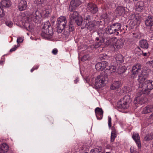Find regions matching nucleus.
<instances>
[{"label":"nucleus","mask_w":153,"mask_h":153,"mask_svg":"<svg viewBox=\"0 0 153 153\" xmlns=\"http://www.w3.org/2000/svg\"><path fill=\"white\" fill-rule=\"evenodd\" d=\"M141 66L139 63L135 64L133 67L131 78H135L138 75L137 80L138 82H143L147 77L148 73L147 70L145 68L141 69Z\"/></svg>","instance_id":"obj_1"},{"label":"nucleus","mask_w":153,"mask_h":153,"mask_svg":"<svg viewBox=\"0 0 153 153\" xmlns=\"http://www.w3.org/2000/svg\"><path fill=\"white\" fill-rule=\"evenodd\" d=\"M43 26L42 28L41 33L42 36L46 38H50L53 35V32L50 22H47L42 24Z\"/></svg>","instance_id":"obj_2"},{"label":"nucleus","mask_w":153,"mask_h":153,"mask_svg":"<svg viewBox=\"0 0 153 153\" xmlns=\"http://www.w3.org/2000/svg\"><path fill=\"white\" fill-rule=\"evenodd\" d=\"M147 78L143 82H139V87L141 88L142 91L148 94L150 91L153 89V81L147 80Z\"/></svg>","instance_id":"obj_3"},{"label":"nucleus","mask_w":153,"mask_h":153,"mask_svg":"<svg viewBox=\"0 0 153 153\" xmlns=\"http://www.w3.org/2000/svg\"><path fill=\"white\" fill-rule=\"evenodd\" d=\"M107 78L106 76L102 74L98 76L95 79V86L96 88H99L104 86Z\"/></svg>","instance_id":"obj_4"},{"label":"nucleus","mask_w":153,"mask_h":153,"mask_svg":"<svg viewBox=\"0 0 153 153\" xmlns=\"http://www.w3.org/2000/svg\"><path fill=\"white\" fill-rule=\"evenodd\" d=\"M99 37H96L95 39V42L93 45L95 48H97L100 47L104 43L105 41L104 38L102 37L103 34L102 33H98Z\"/></svg>","instance_id":"obj_5"},{"label":"nucleus","mask_w":153,"mask_h":153,"mask_svg":"<svg viewBox=\"0 0 153 153\" xmlns=\"http://www.w3.org/2000/svg\"><path fill=\"white\" fill-rule=\"evenodd\" d=\"M121 103L119 107L121 108L126 109L129 106V102L131 101L129 97L128 96L124 97L123 99H121Z\"/></svg>","instance_id":"obj_6"},{"label":"nucleus","mask_w":153,"mask_h":153,"mask_svg":"<svg viewBox=\"0 0 153 153\" xmlns=\"http://www.w3.org/2000/svg\"><path fill=\"white\" fill-rule=\"evenodd\" d=\"M86 9L88 12L93 14H96L98 11V8L97 5L92 3H88Z\"/></svg>","instance_id":"obj_7"},{"label":"nucleus","mask_w":153,"mask_h":153,"mask_svg":"<svg viewBox=\"0 0 153 153\" xmlns=\"http://www.w3.org/2000/svg\"><path fill=\"white\" fill-rule=\"evenodd\" d=\"M41 16L39 11L38 10H36L31 14V18L34 22L38 23L40 22Z\"/></svg>","instance_id":"obj_8"},{"label":"nucleus","mask_w":153,"mask_h":153,"mask_svg":"<svg viewBox=\"0 0 153 153\" xmlns=\"http://www.w3.org/2000/svg\"><path fill=\"white\" fill-rule=\"evenodd\" d=\"M145 94H146V92L143 91L137 93L134 100L135 103L141 104L144 103L143 101L145 97Z\"/></svg>","instance_id":"obj_9"},{"label":"nucleus","mask_w":153,"mask_h":153,"mask_svg":"<svg viewBox=\"0 0 153 153\" xmlns=\"http://www.w3.org/2000/svg\"><path fill=\"white\" fill-rule=\"evenodd\" d=\"M81 4V1L80 0H72L70 3L69 10L70 11H73Z\"/></svg>","instance_id":"obj_10"},{"label":"nucleus","mask_w":153,"mask_h":153,"mask_svg":"<svg viewBox=\"0 0 153 153\" xmlns=\"http://www.w3.org/2000/svg\"><path fill=\"white\" fill-rule=\"evenodd\" d=\"M107 65H108V63L106 61H102L97 63L95 67L97 71H102L106 68Z\"/></svg>","instance_id":"obj_11"},{"label":"nucleus","mask_w":153,"mask_h":153,"mask_svg":"<svg viewBox=\"0 0 153 153\" xmlns=\"http://www.w3.org/2000/svg\"><path fill=\"white\" fill-rule=\"evenodd\" d=\"M67 22L66 17L64 16H61L57 19L56 24L65 28Z\"/></svg>","instance_id":"obj_12"},{"label":"nucleus","mask_w":153,"mask_h":153,"mask_svg":"<svg viewBox=\"0 0 153 153\" xmlns=\"http://www.w3.org/2000/svg\"><path fill=\"white\" fill-rule=\"evenodd\" d=\"M146 25L150 27V30L153 32V17L149 16L145 21Z\"/></svg>","instance_id":"obj_13"},{"label":"nucleus","mask_w":153,"mask_h":153,"mask_svg":"<svg viewBox=\"0 0 153 153\" xmlns=\"http://www.w3.org/2000/svg\"><path fill=\"white\" fill-rule=\"evenodd\" d=\"M95 112L97 119L100 120L102 118L103 115V111L101 108H96L95 110Z\"/></svg>","instance_id":"obj_14"},{"label":"nucleus","mask_w":153,"mask_h":153,"mask_svg":"<svg viewBox=\"0 0 153 153\" xmlns=\"http://www.w3.org/2000/svg\"><path fill=\"white\" fill-rule=\"evenodd\" d=\"M132 137L135 141L138 148H140L141 147V145L140 137L138 134L134 133L132 136Z\"/></svg>","instance_id":"obj_15"},{"label":"nucleus","mask_w":153,"mask_h":153,"mask_svg":"<svg viewBox=\"0 0 153 153\" xmlns=\"http://www.w3.org/2000/svg\"><path fill=\"white\" fill-rule=\"evenodd\" d=\"M78 13L76 11H74L70 14V22L71 23H74L75 20L78 19Z\"/></svg>","instance_id":"obj_16"},{"label":"nucleus","mask_w":153,"mask_h":153,"mask_svg":"<svg viewBox=\"0 0 153 153\" xmlns=\"http://www.w3.org/2000/svg\"><path fill=\"white\" fill-rule=\"evenodd\" d=\"M19 9L20 11L25 10L27 7V3L24 0H21L19 4Z\"/></svg>","instance_id":"obj_17"},{"label":"nucleus","mask_w":153,"mask_h":153,"mask_svg":"<svg viewBox=\"0 0 153 153\" xmlns=\"http://www.w3.org/2000/svg\"><path fill=\"white\" fill-rule=\"evenodd\" d=\"M144 3L142 1L137 2L135 7V9L138 12L141 11L143 9Z\"/></svg>","instance_id":"obj_18"},{"label":"nucleus","mask_w":153,"mask_h":153,"mask_svg":"<svg viewBox=\"0 0 153 153\" xmlns=\"http://www.w3.org/2000/svg\"><path fill=\"white\" fill-rule=\"evenodd\" d=\"M1 8L9 7L11 6V4L10 0H2L0 3Z\"/></svg>","instance_id":"obj_19"},{"label":"nucleus","mask_w":153,"mask_h":153,"mask_svg":"<svg viewBox=\"0 0 153 153\" xmlns=\"http://www.w3.org/2000/svg\"><path fill=\"white\" fill-rule=\"evenodd\" d=\"M140 47L143 49H147L149 47V44L146 39H142L139 42Z\"/></svg>","instance_id":"obj_20"},{"label":"nucleus","mask_w":153,"mask_h":153,"mask_svg":"<svg viewBox=\"0 0 153 153\" xmlns=\"http://www.w3.org/2000/svg\"><path fill=\"white\" fill-rule=\"evenodd\" d=\"M9 149L7 145L5 143H3L1 144L0 147V153H5Z\"/></svg>","instance_id":"obj_21"},{"label":"nucleus","mask_w":153,"mask_h":153,"mask_svg":"<svg viewBox=\"0 0 153 153\" xmlns=\"http://www.w3.org/2000/svg\"><path fill=\"white\" fill-rule=\"evenodd\" d=\"M44 14L45 17L49 16L51 12V7L49 5H46L44 8Z\"/></svg>","instance_id":"obj_22"},{"label":"nucleus","mask_w":153,"mask_h":153,"mask_svg":"<svg viewBox=\"0 0 153 153\" xmlns=\"http://www.w3.org/2000/svg\"><path fill=\"white\" fill-rule=\"evenodd\" d=\"M124 41L121 39L118 40L114 43L113 46L114 48H116L117 49H119L122 48L124 44Z\"/></svg>","instance_id":"obj_23"},{"label":"nucleus","mask_w":153,"mask_h":153,"mask_svg":"<svg viewBox=\"0 0 153 153\" xmlns=\"http://www.w3.org/2000/svg\"><path fill=\"white\" fill-rule=\"evenodd\" d=\"M153 111V106L152 105H148L144 108L142 111V113L146 114Z\"/></svg>","instance_id":"obj_24"},{"label":"nucleus","mask_w":153,"mask_h":153,"mask_svg":"<svg viewBox=\"0 0 153 153\" xmlns=\"http://www.w3.org/2000/svg\"><path fill=\"white\" fill-rule=\"evenodd\" d=\"M111 25L116 32V35H118L119 34L118 31L120 30L122 26L121 24L120 23H114Z\"/></svg>","instance_id":"obj_25"},{"label":"nucleus","mask_w":153,"mask_h":153,"mask_svg":"<svg viewBox=\"0 0 153 153\" xmlns=\"http://www.w3.org/2000/svg\"><path fill=\"white\" fill-rule=\"evenodd\" d=\"M106 33L108 34H115L116 35V32L112 25L108 26L106 29Z\"/></svg>","instance_id":"obj_26"},{"label":"nucleus","mask_w":153,"mask_h":153,"mask_svg":"<svg viewBox=\"0 0 153 153\" xmlns=\"http://www.w3.org/2000/svg\"><path fill=\"white\" fill-rule=\"evenodd\" d=\"M120 85V82L117 81H114L113 83H112L110 87V88L111 90H114L119 88Z\"/></svg>","instance_id":"obj_27"},{"label":"nucleus","mask_w":153,"mask_h":153,"mask_svg":"<svg viewBox=\"0 0 153 153\" xmlns=\"http://www.w3.org/2000/svg\"><path fill=\"white\" fill-rule=\"evenodd\" d=\"M115 59L118 64H122L124 62L123 57L121 54H118L117 55Z\"/></svg>","instance_id":"obj_28"},{"label":"nucleus","mask_w":153,"mask_h":153,"mask_svg":"<svg viewBox=\"0 0 153 153\" xmlns=\"http://www.w3.org/2000/svg\"><path fill=\"white\" fill-rule=\"evenodd\" d=\"M115 42V40L114 38H110L108 39L106 41L105 43V45L107 46L109 45L113 46Z\"/></svg>","instance_id":"obj_29"},{"label":"nucleus","mask_w":153,"mask_h":153,"mask_svg":"<svg viewBox=\"0 0 153 153\" xmlns=\"http://www.w3.org/2000/svg\"><path fill=\"white\" fill-rule=\"evenodd\" d=\"M117 13L119 15L121 16L125 13V9L123 6H119L116 9Z\"/></svg>","instance_id":"obj_30"},{"label":"nucleus","mask_w":153,"mask_h":153,"mask_svg":"<svg viewBox=\"0 0 153 153\" xmlns=\"http://www.w3.org/2000/svg\"><path fill=\"white\" fill-rule=\"evenodd\" d=\"M34 3L37 6H43L46 3V0H34Z\"/></svg>","instance_id":"obj_31"},{"label":"nucleus","mask_w":153,"mask_h":153,"mask_svg":"<svg viewBox=\"0 0 153 153\" xmlns=\"http://www.w3.org/2000/svg\"><path fill=\"white\" fill-rule=\"evenodd\" d=\"M85 27H87L88 29L90 31H91L94 29L95 25L93 21L90 22L87 25H86L85 26Z\"/></svg>","instance_id":"obj_32"},{"label":"nucleus","mask_w":153,"mask_h":153,"mask_svg":"<svg viewBox=\"0 0 153 153\" xmlns=\"http://www.w3.org/2000/svg\"><path fill=\"white\" fill-rule=\"evenodd\" d=\"M91 21V16L89 15H87L85 18L84 21L83 22V26L87 25Z\"/></svg>","instance_id":"obj_33"},{"label":"nucleus","mask_w":153,"mask_h":153,"mask_svg":"<svg viewBox=\"0 0 153 153\" xmlns=\"http://www.w3.org/2000/svg\"><path fill=\"white\" fill-rule=\"evenodd\" d=\"M126 70L125 67L120 66L118 68L117 72L119 74H121L125 72Z\"/></svg>","instance_id":"obj_34"},{"label":"nucleus","mask_w":153,"mask_h":153,"mask_svg":"<svg viewBox=\"0 0 153 153\" xmlns=\"http://www.w3.org/2000/svg\"><path fill=\"white\" fill-rule=\"evenodd\" d=\"M106 68V70H108V71L111 73L114 72L116 71L115 67L113 65L108 66L107 65Z\"/></svg>","instance_id":"obj_35"},{"label":"nucleus","mask_w":153,"mask_h":153,"mask_svg":"<svg viewBox=\"0 0 153 153\" xmlns=\"http://www.w3.org/2000/svg\"><path fill=\"white\" fill-rule=\"evenodd\" d=\"M153 139V133L147 134L144 137V140L145 141L150 140Z\"/></svg>","instance_id":"obj_36"},{"label":"nucleus","mask_w":153,"mask_h":153,"mask_svg":"<svg viewBox=\"0 0 153 153\" xmlns=\"http://www.w3.org/2000/svg\"><path fill=\"white\" fill-rule=\"evenodd\" d=\"M74 23H76L78 26L83 25V22H82V18H80L79 19H78L75 20L74 21Z\"/></svg>","instance_id":"obj_37"},{"label":"nucleus","mask_w":153,"mask_h":153,"mask_svg":"<svg viewBox=\"0 0 153 153\" xmlns=\"http://www.w3.org/2000/svg\"><path fill=\"white\" fill-rule=\"evenodd\" d=\"M65 28L64 27L59 26L57 24H56V30L58 33H61L62 31Z\"/></svg>","instance_id":"obj_38"},{"label":"nucleus","mask_w":153,"mask_h":153,"mask_svg":"<svg viewBox=\"0 0 153 153\" xmlns=\"http://www.w3.org/2000/svg\"><path fill=\"white\" fill-rule=\"evenodd\" d=\"M135 52L138 55L140 56L141 55V53H143V51L139 47H137L135 48Z\"/></svg>","instance_id":"obj_39"},{"label":"nucleus","mask_w":153,"mask_h":153,"mask_svg":"<svg viewBox=\"0 0 153 153\" xmlns=\"http://www.w3.org/2000/svg\"><path fill=\"white\" fill-rule=\"evenodd\" d=\"M129 20H133V22L137 21V18L135 14L131 15L129 17Z\"/></svg>","instance_id":"obj_40"},{"label":"nucleus","mask_w":153,"mask_h":153,"mask_svg":"<svg viewBox=\"0 0 153 153\" xmlns=\"http://www.w3.org/2000/svg\"><path fill=\"white\" fill-rule=\"evenodd\" d=\"M108 58V56L105 54H100L99 56V59L100 60L106 59Z\"/></svg>","instance_id":"obj_41"},{"label":"nucleus","mask_w":153,"mask_h":153,"mask_svg":"<svg viewBox=\"0 0 153 153\" xmlns=\"http://www.w3.org/2000/svg\"><path fill=\"white\" fill-rule=\"evenodd\" d=\"M70 24L68 26L67 28H68V30L69 31V32H72L73 31V27L72 26V25L74 23H71L70 22Z\"/></svg>","instance_id":"obj_42"},{"label":"nucleus","mask_w":153,"mask_h":153,"mask_svg":"<svg viewBox=\"0 0 153 153\" xmlns=\"http://www.w3.org/2000/svg\"><path fill=\"white\" fill-rule=\"evenodd\" d=\"M89 58V56L88 55H85L82 57L81 60L82 61H84L88 60Z\"/></svg>","instance_id":"obj_43"},{"label":"nucleus","mask_w":153,"mask_h":153,"mask_svg":"<svg viewBox=\"0 0 153 153\" xmlns=\"http://www.w3.org/2000/svg\"><path fill=\"white\" fill-rule=\"evenodd\" d=\"M116 136V134H111V142H113L114 141V140Z\"/></svg>","instance_id":"obj_44"},{"label":"nucleus","mask_w":153,"mask_h":153,"mask_svg":"<svg viewBox=\"0 0 153 153\" xmlns=\"http://www.w3.org/2000/svg\"><path fill=\"white\" fill-rule=\"evenodd\" d=\"M111 117L108 116V126L110 128L111 127Z\"/></svg>","instance_id":"obj_45"},{"label":"nucleus","mask_w":153,"mask_h":153,"mask_svg":"<svg viewBox=\"0 0 153 153\" xmlns=\"http://www.w3.org/2000/svg\"><path fill=\"white\" fill-rule=\"evenodd\" d=\"M6 25L9 27H11L13 25V23L10 21H7L5 22Z\"/></svg>","instance_id":"obj_46"},{"label":"nucleus","mask_w":153,"mask_h":153,"mask_svg":"<svg viewBox=\"0 0 153 153\" xmlns=\"http://www.w3.org/2000/svg\"><path fill=\"white\" fill-rule=\"evenodd\" d=\"M130 152L131 153H139V152L136 151L134 147L132 146L130 148Z\"/></svg>","instance_id":"obj_47"},{"label":"nucleus","mask_w":153,"mask_h":153,"mask_svg":"<svg viewBox=\"0 0 153 153\" xmlns=\"http://www.w3.org/2000/svg\"><path fill=\"white\" fill-rule=\"evenodd\" d=\"M4 13L3 9L0 8V17H2L4 16Z\"/></svg>","instance_id":"obj_48"},{"label":"nucleus","mask_w":153,"mask_h":153,"mask_svg":"<svg viewBox=\"0 0 153 153\" xmlns=\"http://www.w3.org/2000/svg\"><path fill=\"white\" fill-rule=\"evenodd\" d=\"M58 52V50L56 48H54L53 49L52 51V53L55 55H56Z\"/></svg>","instance_id":"obj_49"},{"label":"nucleus","mask_w":153,"mask_h":153,"mask_svg":"<svg viewBox=\"0 0 153 153\" xmlns=\"http://www.w3.org/2000/svg\"><path fill=\"white\" fill-rule=\"evenodd\" d=\"M39 67V65L35 66L31 69L30 71L32 72L34 70L38 69Z\"/></svg>","instance_id":"obj_50"},{"label":"nucleus","mask_w":153,"mask_h":153,"mask_svg":"<svg viewBox=\"0 0 153 153\" xmlns=\"http://www.w3.org/2000/svg\"><path fill=\"white\" fill-rule=\"evenodd\" d=\"M100 151L99 149H94L92 152V153H100Z\"/></svg>","instance_id":"obj_51"},{"label":"nucleus","mask_w":153,"mask_h":153,"mask_svg":"<svg viewBox=\"0 0 153 153\" xmlns=\"http://www.w3.org/2000/svg\"><path fill=\"white\" fill-rule=\"evenodd\" d=\"M111 134H116V130L114 128H112V131Z\"/></svg>","instance_id":"obj_52"},{"label":"nucleus","mask_w":153,"mask_h":153,"mask_svg":"<svg viewBox=\"0 0 153 153\" xmlns=\"http://www.w3.org/2000/svg\"><path fill=\"white\" fill-rule=\"evenodd\" d=\"M148 53L146 52H144L143 51V53H141V55H142L143 56H149V55H148Z\"/></svg>","instance_id":"obj_53"},{"label":"nucleus","mask_w":153,"mask_h":153,"mask_svg":"<svg viewBox=\"0 0 153 153\" xmlns=\"http://www.w3.org/2000/svg\"><path fill=\"white\" fill-rule=\"evenodd\" d=\"M17 46H15V47L13 48H11L10 50V52H12L13 51H15L16 49L17 48Z\"/></svg>","instance_id":"obj_54"},{"label":"nucleus","mask_w":153,"mask_h":153,"mask_svg":"<svg viewBox=\"0 0 153 153\" xmlns=\"http://www.w3.org/2000/svg\"><path fill=\"white\" fill-rule=\"evenodd\" d=\"M21 40H22V39L20 38H18L17 40V42L18 44H19V42H22V40L21 41Z\"/></svg>","instance_id":"obj_55"},{"label":"nucleus","mask_w":153,"mask_h":153,"mask_svg":"<svg viewBox=\"0 0 153 153\" xmlns=\"http://www.w3.org/2000/svg\"><path fill=\"white\" fill-rule=\"evenodd\" d=\"M27 29L29 31L32 30V28L31 27V26L30 25H29L28 28H27Z\"/></svg>","instance_id":"obj_56"},{"label":"nucleus","mask_w":153,"mask_h":153,"mask_svg":"<svg viewBox=\"0 0 153 153\" xmlns=\"http://www.w3.org/2000/svg\"><path fill=\"white\" fill-rule=\"evenodd\" d=\"M79 81V79L78 78H76L74 81V82L75 83H76L77 82Z\"/></svg>","instance_id":"obj_57"},{"label":"nucleus","mask_w":153,"mask_h":153,"mask_svg":"<svg viewBox=\"0 0 153 153\" xmlns=\"http://www.w3.org/2000/svg\"><path fill=\"white\" fill-rule=\"evenodd\" d=\"M4 61L3 60L0 61V65H3Z\"/></svg>","instance_id":"obj_58"},{"label":"nucleus","mask_w":153,"mask_h":153,"mask_svg":"<svg viewBox=\"0 0 153 153\" xmlns=\"http://www.w3.org/2000/svg\"><path fill=\"white\" fill-rule=\"evenodd\" d=\"M150 64L151 65L152 68H153V60L150 62Z\"/></svg>","instance_id":"obj_59"},{"label":"nucleus","mask_w":153,"mask_h":153,"mask_svg":"<svg viewBox=\"0 0 153 153\" xmlns=\"http://www.w3.org/2000/svg\"><path fill=\"white\" fill-rule=\"evenodd\" d=\"M151 11L152 12H153V7L152 9H151Z\"/></svg>","instance_id":"obj_60"},{"label":"nucleus","mask_w":153,"mask_h":153,"mask_svg":"<svg viewBox=\"0 0 153 153\" xmlns=\"http://www.w3.org/2000/svg\"><path fill=\"white\" fill-rule=\"evenodd\" d=\"M133 1H138V0H133Z\"/></svg>","instance_id":"obj_61"},{"label":"nucleus","mask_w":153,"mask_h":153,"mask_svg":"<svg viewBox=\"0 0 153 153\" xmlns=\"http://www.w3.org/2000/svg\"><path fill=\"white\" fill-rule=\"evenodd\" d=\"M26 24H28V23H26Z\"/></svg>","instance_id":"obj_62"},{"label":"nucleus","mask_w":153,"mask_h":153,"mask_svg":"<svg viewBox=\"0 0 153 153\" xmlns=\"http://www.w3.org/2000/svg\"><path fill=\"white\" fill-rule=\"evenodd\" d=\"M106 153H108V152H106Z\"/></svg>","instance_id":"obj_63"}]
</instances>
